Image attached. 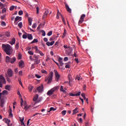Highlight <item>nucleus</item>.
Instances as JSON below:
<instances>
[{"label": "nucleus", "mask_w": 126, "mask_h": 126, "mask_svg": "<svg viewBox=\"0 0 126 126\" xmlns=\"http://www.w3.org/2000/svg\"><path fill=\"white\" fill-rule=\"evenodd\" d=\"M27 37H28V35H27L26 34H24L23 35V39H27Z\"/></svg>", "instance_id": "49530a36"}, {"label": "nucleus", "mask_w": 126, "mask_h": 126, "mask_svg": "<svg viewBox=\"0 0 126 126\" xmlns=\"http://www.w3.org/2000/svg\"><path fill=\"white\" fill-rule=\"evenodd\" d=\"M28 53L29 55H34V53H33V52H32V51H28Z\"/></svg>", "instance_id": "5fc2aeb1"}, {"label": "nucleus", "mask_w": 126, "mask_h": 126, "mask_svg": "<svg viewBox=\"0 0 126 126\" xmlns=\"http://www.w3.org/2000/svg\"><path fill=\"white\" fill-rule=\"evenodd\" d=\"M15 38L13 37L12 38L11 41H10L9 43V44H10V45H11V46H12L13 45H14V44H15Z\"/></svg>", "instance_id": "dca6fc26"}, {"label": "nucleus", "mask_w": 126, "mask_h": 126, "mask_svg": "<svg viewBox=\"0 0 126 126\" xmlns=\"http://www.w3.org/2000/svg\"><path fill=\"white\" fill-rule=\"evenodd\" d=\"M18 20H20V21H21V20H22V17H19V16L16 17V18H15L14 23H15L16 21H18Z\"/></svg>", "instance_id": "a211bd4d"}, {"label": "nucleus", "mask_w": 126, "mask_h": 126, "mask_svg": "<svg viewBox=\"0 0 126 126\" xmlns=\"http://www.w3.org/2000/svg\"><path fill=\"white\" fill-rule=\"evenodd\" d=\"M78 108L76 107L75 109H74L73 110V113L72 115H75L76 114H77V113L78 112Z\"/></svg>", "instance_id": "b1692460"}, {"label": "nucleus", "mask_w": 126, "mask_h": 126, "mask_svg": "<svg viewBox=\"0 0 126 126\" xmlns=\"http://www.w3.org/2000/svg\"><path fill=\"white\" fill-rule=\"evenodd\" d=\"M32 21H33V20L32 19V18L29 17V18H28V22H29V25H30V26L32 25Z\"/></svg>", "instance_id": "a878e982"}, {"label": "nucleus", "mask_w": 126, "mask_h": 126, "mask_svg": "<svg viewBox=\"0 0 126 126\" xmlns=\"http://www.w3.org/2000/svg\"><path fill=\"white\" fill-rule=\"evenodd\" d=\"M0 101V107H1V108H2L3 107V106L4 105V99L1 98Z\"/></svg>", "instance_id": "ddd939ff"}, {"label": "nucleus", "mask_w": 126, "mask_h": 126, "mask_svg": "<svg viewBox=\"0 0 126 126\" xmlns=\"http://www.w3.org/2000/svg\"><path fill=\"white\" fill-rule=\"evenodd\" d=\"M5 121V123L7 124V126H10V125H9V123H10V120L7 119V118H5L4 119Z\"/></svg>", "instance_id": "393cba45"}, {"label": "nucleus", "mask_w": 126, "mask_h": 126, "mask_svg": "<svg viewBox=\"0 0 126 126\" xmlns=\"http://www.w3.org/2000/svg\"><path fill=\"white\" fill-rule=\"evenodd\" d=\"M6 80H7V81L8 82H11V80H10V78L7 77V78H6Z\"/></svg>", "instance_id": "680f3d73"}, {"label": "nucleus", "mask_w": 126, "mask_h": 126, "mask_svg": "<svg viewBox=\"0 0 126 126\" xmlns=\"http://www.w3.org/2000/svg\"><path fill=\"white\" fill-rule=\"evenodd\" d=\"M54 72L55 74L56 81L58 82L59 80H60V77H61V75L60 74H59V72H58L57 70H54Z\"/></svg>", "instance_id": "423d86ee"}, {"label": "nucleus", "mask_w": 126, "mask_h": 126, "mask_svg": "<svg viewBox=\"0 0 126 126\" xmlns=\"http://www.w3.org/2000/svg\"><path fill=\"white\" fill-rule=\"evenodd\" d=\"M81 96L84 98V100H85L86 99V97L85 96V94L84 93L82 94Z\"/></svg>", "instance_id": "37998d69"}, {"label": "nucleus", "mask_w": 126, "mask_h": 126, "mask_svg": "<svg viewBox=\"0 0 126 126\" xmlns=\"http://www.w3.org/2000/svg\"><path fill=\"white\" fill-rule=\"evenodd\" d=\"M81 94V92H79L76 94H72V93H69V96H80V94Z\"/></svg>", "instance_id": "9b49d317"}, {"label": "nucleus", "mask_w": 126, "mask_h": 126, "mask_svg": "<svg viewBox=\"0 0 126 126\" xmlns=\"http://www.w3.org/2000/svg\"><path fill=\"white\" fill-rule=\"evenodd\" d=\"M48 14H49V10H46L43 15L42 19L46 18L48 16Z\"/></svg>", "instance_id": "f8f14e48"}, {"label": "nucleus", "mask_w": 126, "mask_h": 126, "mask_svg": "<svg viewBox=\"0 0 126 126\" xmlns=\"http://www.w3.org/2000/svg\"><path fill=\"white\" fill-rule=\"evenodd\" d=\"M42 101V98L41 97H39L37 100L33 104V106H35V105H36V104H37V103H40V101Z\"/></svg>", "instance_id": "bb28decb"}, {"label": "nucleus", "mask_w": 126, "mask_h": 126, "mask_svg": "<svg viewBox=\"0 0 126 126\" xmlns=\"http://www.w3.org/2000/svg\"><path fill=\"white\" fill-rule=\"evenodd\" d=\"M18 26L19 28H22V22H20L18 24Z\"/></svg>", "instance_id": "ea45409f"}, {"label": "nucleus", "mask_w": 126, "mask_h": 126, "mask_svg": "<svg viewBox=\"0 0 126 126\" xmlns=\"http://www.w3.org/2000/svg\"><path fill=\"white\" fill-rule=\"evenodd\" d=\"M5 35L6 36V37H10V33L7 32H5Z\"/></svg>", "instance_id": "4c0bfd02"}, {"label": "nucleus", "mask_w": 126, "mask_h": 126, "mask_svg": "<svg viewBox=\"0 0 126 126\" xmlns=\"http://www.w3.org/2000/svg\"><path fill=\"white\" fill-rule=\"evenodd\" d=\"M52 34H53V31H50L47 33V36H51Z\"/></svg>", "instance_id": "58836bf2"}, {"label": "nucleus", "mask_w": 126, "mask_h": 126, "mask_svg": "<svg viewBox=\"0 0 126 126\" xmlns=\"http://www.w3.org/2000/svg\"><path fill=\"white\" fill-rule=\"evenodd\" d=\"M37 91H38V93H42L43 91H44V86L42 84L41 86L38 87L36 88Z\"/></svg>", "instance_id": "0eeeda50"}, {"label": "nucleus", "mask_w": 126, "mask_h": 126, "mask_svg": "<svg viewBox=\"0 0 126 126\" xmlns=\"http://www.w3.org/2000/svg\"><path fill=\"white\" fill-rule=\"evenodd\" d=\"M2 95H7L8 94V92L6 90H4L2 92Z\"/></svg>", "instance_id": "c756f323"}, {"label": "nucleus", "mask_w": 126, "mask_h": 126, "mask_svg": "<svg viewBox=\"0 0 126 126\" xmlns=\"http://www.w3.org/2000/svg\"><path fill=\"white\" fill-rule=\"evenodd\" d=\"M65 35H66V31L65 29L64 30V32L63 33V34L62 35V38H64L65 37Z\"/></svg>", "instance_id": "7c9ffc66"}, {"label": "nucleus", "mask_w": 126, "mask_h": 126, "mask_svg": "<svg viewBox=\"0 0 126 126\" xmlns=\"http://www.w3.org/2000/svg\"><path fill=\"white\" fill-rule=\"evenodd\" d=\"M43 41H44V42H47V43L48 42V38H47L46 37L44 38Z\"/></svg>", "instance_id": "338daca9"}, {"label": "nucleus", "mask_w": 126, "mask_h": 126, "mask_svg": "<svg viewBox=\"0 0 126 126\" xmlns=\"http://www.w3.org/2000/svg\"><path fill=\"white\" fill-rule=\"evenodd\" d=\"M15 49H16V50H18V49L19 48V43H17L15 46Z\"/></svg>", "instance_id": "473e14b6"}, {"label": "nucleus", "mask_w": 126, "mask_h": 126, "mask_svg": "<svg viewBox=\"0 0 126 126\" xmlns=\"http://www.w3.org/2000/svg\"><path fill=\"white\" fill-rule=\"evenodd\" d=\"M14 72H15V73H18V68H15Z\"/></svg>", "instance_id": "4d7b16f0"}, {"label": "nucleus", "mask_w": 126, "mask_h": 126, "mask_svg": "<svg viewBox=\"0 0 126 126\" xmlns=\"http://www.w3.org/2000/svg\"><path fill=\"white\" fill-rule=\"evenodd\" d=\"M64 62H67V61H68V58L67 57H64Z\"/></svg>", "instance_id": "0e129e2a"}, {"label": "nucleus", "mask_w": 126, "mask_h": 126, "mask_svg": "<svg viewBox=\"0 0 126 126\" xmlns=\"http://www.w3.org/2000/svg\"><path fill=\"white\" fill-rule=\"evenodd\" d=\"M62 116H64L65 115V114H66V110H63L62 112Z\"/></svg>", "instance_id": "a18cd8bd"}, {"label": "nucleus", "mask_w": 126, "mask_h": 126, "mask_svg": "<svg viewBox=\"0 0 126 126\" xmlns=\"http://www.w3.org/2000/svg\"><path fill=\"white\" fill-rule=\"evenodd\" d=\"M2 48L4 49V51L5 53H6V55H8V56H10L11 55V53H10V51H11V46L9 44H2Z\"/></svg>", "instance_id": "f257e3e1"}, {"label": "nucleus", "mask_w": 126, "mask_h": 126, "mask_svg": "<svg viewBox=\"0 0 126 126\" xmlns=\"http://www.w3.org/2000/svg\"><path fill=\"white\" fill-rule=\"evenodd\" d=\"M68 80H69V82H68L69 85H70V84H71L70 82H72V80H71V74H68Z\"/></svg>", "instance_id": "aec40b11"}, {"label": "nucleus", "mask_w": 126, "mask_h": 126, "mask_svg": "<svg viewBox=\"0 0 126 126\" xmlns=\"http://www.w3.org/2000/svg\"><path fill=\"white\" fill-rule=\"evenodd\" d=\"M19 67H21V68H23L24 67V62L21 60L20 62H19Z\"/></svg>", "instance_id": "1a4fd4ad"}, {"label": "nucleus", "mask_w": 126, "mask_h": 126, "mask_svg": "<svg viewBox=\"0 0 126 126\" xmlns=\"http://www.w3.org/2000/svg\"><path fill=\"white\" fill-rule=\"evenodd\" d=\"M11 58L9 56H6L5 58V62L6 63H10Z\"/></svg>", "instance_id": "6ab92c4d"}, {"label": "nucleus", "mask_w": 126, "mask_h": 126, "mask_svg": "<svg viewBox=\"0 0 126 126\" xmlns=\"http://www.w3.org/2000/svg\"><path fill=\"white\" fill-rule=\"evenodd\" d=\"M28 39L29 40H33V36H32V34L28 33Z\"/></svg>", "instance_id": "5701e85b"}, {"label": "nucleus", "mask_w": 126, "mask_h": 126, "mask_svg": "<svg viewBox=\"0 0 126 126\" xmlns=\"http://www.w3.org/2000/svg\"><path fill=\"white\" fill-rule=\"evenodd\" d=\"M59 89H60V86L54 87L53 88H52L48 91L47 95H48V96H52V95L54 94V92H55V91H57V90H59Z\"/></svg>", "instance_id": "7ed1b4c3"}, {"label": "nucleus", "mask_w": 126, "mask_h": 126, "mask_svg": "<svg viewBox=\"0 0 126 126\" xmlns=\"http://www.w3.org/2000/svg\"><path fill=\"white\" fill-rule=\"evenodd\" d=\"M24 105H25L24 109H25V110H26V111H27L26 109H27V108L28 107V105H27V103H26V102H25Z\"/></svg>", "instance_id": "79ce46f5"}, {"label": "nucleus", "mask_w": 126, "mask_h": 126, "mask_svg": "<svg viewBox=\"0 0 126 126\" xmlns=\"http://www.w3.org/2000/svg\"><path fill=\"white\" fill-rule=\"evenodd\" d=\"M65 8H66L67 11H68V12H69V13H71V9H70V8H69V6H68V5H67L66 3H65Z\"/></svg>", "instance_id": "9d476101"}, {"label": "nucleus", "mask_w": 126, "mask_h": 126, "mask_svg": "<svg viewBox=\"0 0 126 126\" xmlns=\"http://www.w3.org/2000/svg\"><path fill=\"white\" fill-rule=\"evenodd\" d=\"M33 61H34V64H38L39 63H40V60H39V57H38L36 55L33 56Z\"/></svg>", "instance_id": "39448f33"}, {"label": "nucleus", "mask_w": 126, "mask_h": 126, "mask_svg": "<svg viewBox=\"0 0 126 126\" xmlns=\"http://www.w3.org/2000/svg\"><path fill=\"white\" fill-rule=\"evenodd\" d=\"M59 63H60V66H63V58L60 57L59 58Z\"/></svg>", "instance_id": "2eb2a0df"}, {"label": "nucleus", "mask_w": 126, "mask_h": 126, "mask_svg": "<svg viewBox=\"0 0 126 126\" xmlns=\"http://www.w3.org/2000/svg\"><path fill=\"white\" fill-rule=\"evenodd\" d=\"M65 68H70V65L69 64H66L65 66Z\"/></svg>", "instance_id": "bf43d9fd"}, {"label": "nucleus", "mask_w": 126, "mask_h": 126, "mask_svg": "<svg viewBox=\"0 0 126 126\" xmlns=\"http://www.w3.org/2000/svg\"><path fill=\"white\" fill-rule=\"evenodd\" d=\"M59 13L60 14V11H58L57 13L56 18H57V19H59L60 18V16L59 15Z\"/></svg>", "instance_id": "8fccbe9b"}, {"label": "nucleus", "mask_w": 126, "mask_h": 126, "mask_svg": "<svg viewBox=\"0 0 126 126\" xmlns=\"http://www.w3.org/2000/svg\"><path fill=\"white\" fill-rule=\"evenodd\" d=\"M14 5H12L9 8V10H10L11 11H12V10H13V9H14Z\"/></svg>", "instance_id": "a19ab883"}, {"label": "nucleus", "mask_w": 126, "mask_h": 126, "mask_svg": "<svg viewBox=\"0 0 126 126\" xmlns=\"http://www.w3.org/2000/svg\"><path fill=\"white\" fill-rule=\"evenodd\" d=\"M57 109L54 108V107H51L50 108V110L48 111V113H50V112H51V111H56Z\"/></svg>", "instance_id": "72a5a7b5"}, {"label": "nucleus", "mask_w": 126, "mask_h": 126, "mask_svg": "<svg viewBox=\"0 0 126 126\" xmlns=\"http://www.w3.org/2000/svg\"><path fill=\"white\" fill-rule=\"evenodd\" d=\"M22 58V56L21 55V54H19L18 56V59L21 60Z\"/></svg>", "instance_id": "864d4df0"}, {"label": "nucleus", "mask_w": 126, "mask_h": 126, "mask_svg": "<svg viewBox=\"0 0 126 126\" xmlns=\"http://www.w3.org/2000/svg\"><path fill=\"white\" fill-rule=\"evenodd\" d=\"M38 98H39V95L38 94H36L35 96L33 98V101H34V102H36L37 100H38Z\"/></svg>", "instance_id": "4be33fe9"}, {"label": "nucleus", "mask_w": 126, "mask_h": 126, "mask_svg": "<svg viewBox=\"0 0 126 126\" xmlns=\"http://www.w3.org/2000/svg\"><path fill=\"white\" fill-rule=\"evenodd\" d=\"M1 25H2V26H6V24L4 22H2L1 23Z\"/></svg>", "instance_id": "13d9d810"}, {"label": "nucleus", "mask_w": 126, "mask_h": 126, "mask_svg": "<svg viewBox=\"0 0 126 126\" xmlns=\"http://www.w3.org/2000/svg\"><path fill=\"white\" fill-rule=\"evenodd\" d=\"M34 49L35 50L36 52L37 53L39 52L38 51H40V50L38 49V47H37V46H35L34 47Z\"/></svg>", "instance_id": "de8ad7c7"}, {"label": "nucleus", "mask_w": 126, "mask_h": 126, "mask_svg": "<svg viewBox=\"0 0 126 126\" xmlns=\"http://www.w3.org/2000/svg\"><path fill=\"white\" fill-rule=\"evenodd\" d=\"M5 90H8V91H10V85H6L5 86Z\"/></svg>", "instance_id": "c85d7f7f"}, {"label": "nucleus", "mask_w": 126, "mask_h": 126, "mask_svg": "<svg viewBox=\"0 0 126 126\" xmlns=\"http://www.w3.org/2000/svg\"><path fill=\"white\" fill-rule=\"evenodd\" d=\"M83 21H84V20H82V19H80L78 22L79 25H80V24H81V23H82V22H83Z\"/></svg>", "instance_id": "c03bdc74"}, {"label": "nucleus", "mask_w": 126, "mask_h": 126, "mask_svg": "<svg viewBox=\"0 0 126 126\" xmlns=\"http://www.w3.org/2000/svg\"><path fill=\"white\" fill-rule=\"evenodd\" d=\"M77 80H81L82 79V77L80 76V75H77L75 78Z\"/></svg>", "instance_id": "cd10ccee"}, {"label": "nucleus", "mask_w": 126, "mask_h": 126, "mask_svg": "<svg viewBox=\"0 0 126 126\" xmlns=\"http://www.w3.org/2000/svg\"><path fill=\"white\" fill-rule=\"evenodd\" d=\"M85 16H86V15H85V14H82L81 16L80 19L84 20V18H85Z\"/></svg>", "instance_id": "f704fd0d"}, {"label": "nucleus", "mask_w": 126, "mask_h": 126, "mask_svg": "<svg viewBox=\"0 0 126 126\" xmlns=\"http://www.w3.org/2000/svg\"><path fill=\"white\" fill-rule=\"evenodd\" d=\"M4 12H6V8H4L1 11V13H4Z\"/></svg>", "instance_id": "3c124183"}, {"label": "nucleus", "mask_w": 126, "mask_h": 126, "mask_svg": "<svg viewBox=\"0 0 126 126\" xmlns=\"http://www.w3.org/2000/svg\"><path fill=\"white\" fill-rule=\"evenodd\" d=\"M41 32L42 33V36H46V32H45L44 30H42L41 31Z\"/></svg>", "instance_id": "e433bc0d"}, {"label": "nucleus", "mask_w": 126, "mask_h": 126, "mask_svg": "<svg viewBox=\"0 0 126 126\" xmlns=\"http://www.w3.org/2000/svg\"><path fill=\"white\" fill-rule=\"evenodd\" d=\"M6 16V15H3V16H2L1 17V19L2 20H3L4 19V17H5V16Z\"/></svg>", "instance_id": "e2e57ef3"}, {"label": "nucleus", "mask_w": 126, "mask_h": 126, "mask_svg": "<svg viewBox=\"0 0 126 126\" xmlns=\"http://www.w3.org/2000/svg\"><path fill=\"white\" fill-rule=\"evenodd\" d=\"M19 15H22L23 14V11L20 10L19 11Z\"/></svg>", "instance_id": "603ef678"}, {"label": "nucleus", "mask_w": 126, "mask_h": 126, "mask_svg": "<svg viewBox=\"0 0 126 126\" xmlns=\"http://www.w3.org/2000/svg\"><path fill=\"white\" fill-rule=\"evenodd\" d=\"M54 44H55V41H54V40L51 41V42H50V41L46 42V45L48 47H50V46H53V45H54Z\"/></svg>", "instance_id": "4468645a"}, {"label": "nucleus", "mask_w": 126, "mask_h": 126, "mask_svg": "<svg viewBox=\"0 0 126 126\" xmlns=\"http://www.w3.org/2000/svg\"><path fill=\"white\" fill-rule=\"evenodd\" d=\"M33 88H34V86H33L31 85H30L28 86V89H29V91L30 92H32V90H33Z\"/></svg>", "instance_id": "412c9836"}, {"label": "nucleus", "mask_w": 126, "mask_h": 126, "mask_svg": "<svg viewBox=\"0 0 126 126\" xmlns=\"http://www.w3.org/2000/svg\"><path fill=\"white\" fill-rule=\"evenodd\" d=\"M53 76L54 72L53 71H51L50 72L49 76L45 77V81H47V84H51V83H52V81H53Z\"/></svg>", "instance_id": "f03ea898"}, {"label": "nucleus", "mask_w": 126, "mask_h": 126, "mask_svg": "<svg viewBox=\"0 0 126 126\" xmlns=\"http://www.w3.org/2000/svg\"><path fill=\"white\" fill-rule=\"evenodd\" d=\"M36 13H37V14H38V13H39V7H36Z\"/></svg>", "instance_id": "69168bd1"}, {"label": "nucleus", "mask_w": 126, "mask_h": 126, "mask_svg": "<svg viewBox=\"0 0 126 126\" xmlns=\"http://www.w3.org/2000/svg\"><path fill=\"white\" fill-rule=\"evenodd\" d=\"M37 54H39V55L41 56V57H43V56L44 55V53H43L40 50L38 51V53Z\"/></svg>", "instance_id": "c9c22d12"}, {"label": "nucleus", "mask_w": 126, "mask_h": 126, "mask_svg": "<svg viewBox=\"0 0 126 126\" xmlns=\"http://www.w3.org/2000/svg\"><path fill=\"white\" fill-rule=\"evenodd\" d=\"M42 73H45V74H47V71L45 70H42L41 71Z\"/></svg>", "instance_id": "774afa93"}, {"label": "nucleus", "mask_w": 126, "mask_h": 126, "mask_svg": "<svg viewBox=\"0 0 126 126\" xmlns=\"http://www.w3.org/2000/svg\"><path fill=\"white\" fill-rule=\"evenodd\" d=\"M35 77H36V78H41V76H40L37 74H36L35 75Z\"/></svg>", "instance_id": "052dcab7"}, {"label": "nucleus", "mask_w": 126, "mask_h": 126, "mask_svg": "<svg viewBox=\"0 0 126 126\" xmlns=\"http://www.w3.org/2000/svg\"><path fill=\"white\" fill-rule=\"evenodd\" d=\"M19 75L20 76H22V75H23L22 71H20L19 72Z\"/></svg>", "instance_id": "6e6d98bb"}, {"label": "nucleus", "mask_w": 126, "mask_h": 126, "mask_svg": "<svg viewBox=\"0 0 126 126\" xmlns=\"http://www.w3.org/2000/svg\"><path fill=\"white\" fill-rule=\"evenodd\" d=\"M7 74L8 76L9 77H12L13 76V71H12V69L9 68L7 70Z\"/></svg>", "instance_id": "6e6552de"}, {"label": "nucleus", "mask_w": 126, "mask_h": 126, "mask_svg": "<svg viewBox=\"0 0 126 126\" xmlns=\"http://www.w3.org/2000/svg\"><path fill=\"white\" fill-rule=\"evenodd\" d=\"M38 41L37 39H34L31 42V44H34V43H38Z\"/></svg>", "instance_id": "2f4dec72"}, {"label": "nucleus", "mask_w": 126, "mask_h": 126, "mask_svg": "<svg viewBox=\"0 0 126 126\" xmlns=\"http://www.w3.org/2000/svg\"><path fill=\"white\" fill-rule=\"evenodd\" d=\"M16 62V58L15 57H13L11 58L10 63H14Z\"/></svg>", "instance_id": "f3484780"}, {"label": "nucleus", "mask_w": 126, "mask_h": 126, "mask_svg": "<svg viewBox=\"0 0 126 126\" xmlns=\"http://www.w3.org/2000/svg\"><path fill=\"white\" fill-rule=\"evenodd\" d=\"M36 27H37V24L34 23L32 26V28L34 29L36 28Z\"/></svg>", "instance_id": "09e8293b"}, {"label": "nucleus", "mask_w": 126, "mask_h": 126, "mask_svg": "<svg viewBox=\"0 0 126 126\" xmlns=\"http://www.w3.org/2000/svg\"><path fill=\"white\" fill-rule=\"evenodd\" d=\"M2 83L3 84H6V81L5 80V78L2 75H0V88H2Z\"/></svg>", "instance_id": "20e7f679"}]
</instances>
